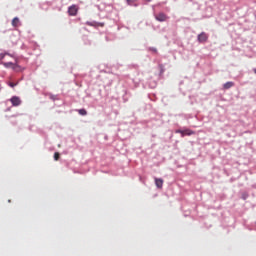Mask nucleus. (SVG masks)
Returning a JSON list of instances; mask_svg holds the SVG:
<instances>
[{
    "label": "nucleus",
    "mask_w": 256,
    "mask_h": 256,
    "mask_svg": "<svg viewBox=\"0 0 256 256\" xmlns=\"http://www.w3.org/2000/svg\"><path fill=\"white\" fill-rule=\"evenodd\" d=\"M178 132L181 133L182 137H185V135H188V136L195 135V131L189 130V129L180 130Z\"/></svg>",
    "instance_id": "nucleus-6"
},
{
    "label": "nucleus",
    "mask_w": 256,
    "mask_h": 256,
    "mask_svg": "<svg viewBox=\"0 0 256 256\" xmlns=\"http://www.w3.org/2000/svg\"><path fill=\"white\" fill-rule=\"evenodd\" d=\"M155 19H156V21L163 22V21H166L167 19H169V17H167V14L161 12L155 16Z\"/></svg>",
    "instance_id": "nucleus-5"
},
{
    "label": "nucleus",
    "mask_w": 256,
    "mask_h": 256,
    "mask_svg": "<svg viewBox=\"0 0 256 256\" xmlns=\"http://www.w3.org/2000/svg\"><path fill=\"white\" fill-rule=\"evenodd\" d=\"M10 102L12 103L13 107H19V105H21V98L18 96H13L10 99Z\"/></svg>",
    "instance_id": "nucleus-4"
},
{
    "label": "nucleus",
    "mask_w": 256,
    "mask_h": 256,
    "mask_svg": "<svg viewBox=\"0 0 256 256\" xmlns=\"http://www.w3.org/2000/svg\"><path fill=\"white\" fill-rule=\"evenodd\" d=\"M79 11V7L77 5H72L68 8V13L70 16L75 17Z\"/></svg>",
    "instance_id": "nucleus-3"
},
{
    "label": "nucleus",
    "mask_w": 256,
    "mask_h": 256,
    "mask_svg": "<svg viewBox=\"0 0 256 256\" xmlns=\"http://www.w3.org/2000/svg\"><path fill=\"white\" fill-rule=\"evenodd\" d=\"M60 154L59 152L54 153V159L55 161H59Z\"/></svg>",
    "instance_id": "nucleus-12"
},
{
    "label": "nucleus",
    "mask_w": 256,
    "mask_h": 256,
    "mask_svg": "<svg viewBox=\"0 0 256 256\" xmlns=\"http://www.w3.org/2000/svg\"><path fill=\"white\" fill-rule=\"evenodd\" d=\"M21 25V22L19 21L18 17L13 18L12 20V27H19Z\"/></svg>",
    "instance_id": "nucleus-8"
},
{
    "label": "nucleus",
    "mask_w": 256,
    "mask_h": 256,
    "mask_svg": "<svg viewBox=\"0 0 256 256\" xmlns=\"http://www.w3.org/2000/svg\"><path fill=\"white\" fill-rule=\"evenodd\" d=\"M2 65L6 67V69H13V71H19L20 67L17 64H13L12 62H2Z\"/></svg>",
    "instance_id": "nucleus-2"
},
{
    "label": "nucleus",
    "mask_w": 256,
    "mask_h": 256,
    "mask_svg": "<svg viewBox=\"0 0 256 256\" xmlns=\"http://www.w3.org/2000/svg\"><path fill=\"white\" fill-rule=\"evenodd\" d=\"M235 85V83L233 82H226L224 84V89H231V87H233Z\"/></svg>",
    "instance_id": "nucleus-9"
},
{
    "label": "nucleus",
    "mask_w": 256,
    "mask_h": 256,
    "mask_svg": "<svg viewBox=\"0 0 256 256\" xmlns=\"http://www.w3.org/2000/svg\"><path fill=\"white\" fill-rule=\"evenodd\" d=\"M155 185L158 189H163V179L155 178Z\"/></svg>",
    "instance_id": "nucleus-7"
},
{
    "label": "nucleus",
    "mask_w": 256,
    "mask_h": 256,
    "mask_svg": "<svg viewBox=\"0 0 256 256\" xmlns=\"http://www.w3.org/2000/svg\"><path fill=\"white\" fill-rule=\"evenodd\" d=\"M78 113H79V115L85 116V115H87V110L80 109V110H78Z\"/></svg>",
    "instance_id": "nucleus-10"
},
{
    "label": "nucleus",
    "mask_w": 256,
    "mask_h": 256,
    "mask_svg": "<svg viewBox=\"0 0 256 256\" xmlns=\"http://www.w3.org/2000/svg\"><path fill=\"white\" fill-rule=\"evenodd\" d=\"M9 87H17V83L9 82L8 83Z\"/></svg>",
    "instance_id": "nucleus-14"
},
{
    "label": "nucleus",
    "mask_w": 256,
    "mask_h": 256,
    "mask_svg": "<svg viewBox=\"0 0 256 256\" xmlns=\"http://www.w3.org/2000/svg\"><path fill=\"white\" fill-rule=\"evenodd\" d=\"M9 55L8 53H1L0 54V61H3V59H5V56Z\"/></svg>",
    "instance_id": "nucleus-13"
},
{
    "label": "nucleus",
    "mask_w": 256,
    "mask_h": 256,
    "mask_svg": "<svg viewBox=\"0 0 256 256\" xmlns=\"http://www.w3.org/2000/svg\"><path fill=\"white\" fill-rule=\"evenodd\" d=\"M198 42L199 43H207L208 39H209V35L205 32H201L198 37Z\"/></svg>",
    "instance_id": "nucleus-1"
},
{
    "label": "nucleus",
    "mask_w": 256,
    "mask_h": 256,
    "mask_svg": "<svg viewBox=\"0 0 256 256\" xmlns=\"http://www.w3.org/2000/svg\"><path fill=\"white\" fill-rule=\"evenodd\" d=\"M254 73L256 74V68L254 69Z\"/></svg>",
    "instance_id": "nucleus-15"
},
{
    "label": "nucleus",
    "mask_w": 256,
    "mask_h": 256,
    "mask_svg": "<svg viewBox=\"0 0 256 256\" xmlns=\"http://www.w3.org/2000/svg\"><path fill=\"white\" fill-rule=\"evenodd\" d=\"M135 1H137V0H127V3H128V5H135V6H137V4H135Z\"/></svg>",
    "instance_id": "nucleus-11"
},
{
    "label": "nucleus",
    "mask_w": 256,
    "mask_h": 256,
    "mask_svg": "<svg viewBox=\"0 0 256 256\" xmlns=\"http://www.w3.org/2000/svg\"><path fill=\"white\" fill-rule=\"evenodd\" d=\"M146 1H148V3L151 2V0H146Z\"/></svg>",
    "instance_id": "nucleus-16"
}]
</instances>
